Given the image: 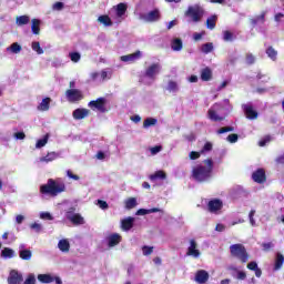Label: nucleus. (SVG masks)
<instances>
[{
	"label": "nucleus",
	"instance_id": "a19ab883",
	"mask_svg": "<svg viewBox=\"0 0 284 284\" xmlns=\"http://www.w3.org/2000/svg\"><path fill=\"white\" fill-rule=\"evenodd\" d=\"M70 221L71 223H73V225H83L85 223V220L79 213H75V216L72 217Z\"/></svg>",
	"mask_w": 284,
	"mask_h": 284
},
{
	"label": "nucleus",
	"instance_id": "f8f14e48",
	"mask_svg": "<svg viewBox=\"0 0 284 284\" xmlns=\"http://www.w3.org/2000/svg\"><path fill=\"white\" fill-rule=\"evenodd\" d=\"M186 256H192V258H200L201 251L199 250V244L195 240H190V245L186 251Z\"/></svg>",
	"mask_w": 284,
	"mask_h": 284
},
{
	"label": "nucleus",
	"instance_id": "8fccbe9b",
	"mask_svg": "<svg viewBox=\"0 0 284 284\" xmlns=\"http://www.w3.org/2000/svg\"><path fill=\"white\" fill-rule=\"evenodd\" d=\"M75 211H77V209L69 207L68 211L65 212V219H68V221L73 219L75 216V214H77V213H74Z\"/></svg>",
	"mask_w": 284,
	"mask_h": 284
},
{
	"label": "nucleus",
	"instance_id": "1a4fd4ad",
	"mask_svg": "<svg viewBox=\"0 0 284 284\" xmlns=\"http://www.w3.org/2000/svg\"><path fill=\"white\" fill-rule=\"evenodd\" d=\"M242 110L250 121H255V119H258V112L254 110V105H252V102H248L246 104H242Z\"/></svg>",
	"mask_w": 284,
	"mask_h": 284
},
{
	"label": "nucleus",
	"instance_id": "4be33fe9",
	"mask_svg": "<svg viewBox=\"0 0 284 284\" xmlns=\"http://www.w3.org/2000/svg\"><path fill=\"white\" fill-rule=\"evenodd\" d=\"M283 263H284V255L277 252L275 255V264L273 267L274 272H278V270L283 267Z\"/></svg>",
	"mask_w": 284,
	"mask_h": 284
},
{
	"label": "nucleus",
	"instance_id": "603ef678",
	"mask_svg": "<svg viewBox=\"0 0 284 284\" xmlns=\"http://www.w3.org/2000/svg\"><path fill=\"white\" fill-rule=\"evenodd\" d=\"M212 142H206L200 152L201 154H206V152H212Z\"/></svg>",
	"mask_w": 284,
	"mask_h": 284
},
{
	"label": "nucleus",
	"instance_id": "f3484780",
	"mask_svg": "<svg viewBox=\"0 0 284 284\" xmlns=\"http://www.w3.org/2000/svg\"><path fill=\"white\" fill-rule=\"evenodd\" d=\"M90 115V110L88 109H75L72 113V116L75 121H81Z\"/></svg>",
	"mask_w": 284,
	"mask_h": 284
},
{
	"label": "nucleus",
	"instance_id": "4468645a",
	"mask_svg": "<svg viewBox=\"0 0 284 284\" xmlns=\"http://www.w3.org/2000/svg\"><path fill=\"white\" fill-rule=\"evenodd\" d=\"M207 207L211 214H219V212L223 210V201L219 199L211 200L207 204Z\"/></svg>",
	"mask_w": 284,
	"mask_h": 284
},
{
	"label": "nucleus",
	"instance_id": "c03bdc74",
	"mask_svg": "<svg viewBox=\"0 0 284 284\" xmlns=\"http://www.w3.org/2000/svg\"><path fill=\"white\" fill-rule=\"evenodd\" d=\"M109 79H112V72L111 71H101L100 72V82L108 81Z\"/></svg>",
	"mask_w": 284,
	"mask_h": 284
},
{
	"label": "nucleus",
	"instance_id": "473e14b6",
	"mask_svg": "<svg viewBox=\"0 0 284 284\" xmlns=\"http://www.w3.org/2000/svg\"><path fill=\"white\" fill-rule=\"evenodd\" d=\"M49 139H50V134H45L42 139L38 140L36 143L37 150H41V148H45V145H48Z\"/></svg>",
	"mask_w": 284,
	"mask_h": 284
},
{
	"label": "nucleus",
	"instance_id": "a878e982",
	"mask_svg": "<svg viewBox=\"0 0 284 284\" xmlns=\"http://www.w3.org/2000/svg\"><path fill=\"white\" fill-rule=\"evenodd\" d=\"M58 248L60 250V252L68 254V252H70V241H68L67 239L60 240L58 243Z\"/></svg>",
	"mask_w": 284,
	"mask_h": 284
},
{
	"label": "nucleus",
	"instance_id": "6ab92c4d",
	"mask_svg": "<svg viewBox=\"0 0 284 284\" xmlns=\"http://www.w3.org/2000/svg\"><path fill=\"white\" fill-rule=\"evenodd\" d=\"M141 57V51H136L135 53H131L128 55H122L120 59L124 63H134V61H138V59Z\"/></svg>",
	"mask_w": 284,
	"mask_h": 284
},
{
	"label": "nucleus",
	"instance_id": "cd10ccee",
	"mask_svg": "<svg viewBox=\"0 0 284 284\" xmlns=\"http://www.w3.org/2000/svg\"><path fill=\"white\" fill-rule=\"evenodd\" d=\"M38 281L40 283H54V276L52 274H39Z\"/></svg>",
	"mask_w": 284,
	"mask_h": 284
},
{
	"label": "nucleus",
	"instance_id": "58836bf2",
	"mask_svg": "<svg viewBox=\"0 0 284 284\" xmlns=\"http://www.w3.org/2000/svg\"><path fill=\"white\" fill-rule=\"evenodd\" d=\"M19 256L22 258V261H30L32 258V251L30 250H20Z\"/></svg>",
	"mask_w": 284,
	"mask_h": 284
},
{
	"label": "nucleus",
	"instance_id": "bb28decb",
	"mask_svg": "<svg viewBox=\"0 0 284 284\" xmlns=\"http://www.w3.org/2000/svg\"><path fill=\"white\" fill-rule=\"evenodd\" d=\"M6 50L10 54H19L21 53L22 47L18 42H14L11 45H9Z\"/></svg>",
	"mask_w": 284,
	"mask_h": 284
},
{
	"label": "nucleus",
	"instance_id": "39448f33",
	"mask_svg": "<svg viewBox=\"0 0 284 284\" xmlns=\"http://www.w3.org/2000/svg\"><path fill=\"white\" fill-rule=\"evenodd\" d=\"M231 255L234 258H239L241 263H247L250 261V254H247V250L243 244H233L230 246Z\"/></svg>",
	"mask_w": 284,
	"mask_h": 284
},
{
	"label": "nucleus",
	"instance_id": "37998d69",
	"mask_svg": "<svg viewBox=\"0 0 284 284\" xmlns=\"http://www.w3.org/2000/svg\"><path fill=\"white\" fill-rule=\"evenodd\" d=\"M166 90L172 93L179 92V83L175 81H169Z\"/></svg>",
	"mask_w": 284,
	"mask_h": 284
},
{
	"label": "nucleus",
	"instance_id": "774afa93",
	"mask_svg": "<svg viewBox=\"0 0 284 284\" xmlns=\"http://www.w3.org/2000/svg\"><path fill=\"white\" fill-rule=\"evenodd\" d=\"M53 10H58V11L63 10V2H55L53 4Z\"/></svg>",
	"mask_w": 284,
	"mask_h": 284
},
{
	"label": "nucleus",
	"instance_id": "72a5a7b5",
	"mask_svg": "<svg viewBox=\"0 0 284 284\" xmlns=\"http://www.w3.org/2000/svg\"><path fill=\"white\" fill-rule=\"evenodd\" d=\"M266 54H267L268 59H271L272 61H276V59L278 57V51L276 49H274L273 47H268L266 49Z\"/></svg>",
	"mask_w": 284,
	"mask_h": 284
},
{
	"label": "nucleus",
	"instance_id": "3c124183",
	"mask_svg": "<svg viewBox=\"0 0 284 284\" xmlns=\"http://www.w3.org/2000/svg\"><path fill=\"white\" fill-rule=\"evenodd\" d=\"M246 63L247 65H254L256 63V57L252 53H246Z\"/></svg>",
	"mask_w": 284,
	"mask_h": 284
},
{
	"label": "nucleus",
	"instance_id": "680f3d73",
	"mask_svg": "<svg viewBox=\"0 0 284 284\" xmlns=\"http://www.w3.org/2000/svg\"><path fill=\"white\" fill-rule=\"evenodd\" d=\"M31 230H34V232H37L39 234V232H41V230H43V226L40 223H33L30 225Z\"/></svg>",
	"mask_w": 284,
	"mask_h": 284
},
{
	"label": "nucleus",
	"instance_id": "6e6552de",
	"mask_svg": "<svg viewBox=\"0 0 284 284\" xmlns=\"http://www.w3.org/2000/svg\"><path fill=\"white\" fill-rule=\"evenodd\" d=\"M161 73V65L159 63H153L149 65L145 70L144 77L151 81L156 80V75Z\"/></svg>",
	"mask_w": 284,
	"mask_h": 284
},
{
	"label": "nucleus",
	"instance_id": "aec40b11",
	"mask_svg": "<svg viewBox=\"0 0 284 284\" xmlns=\"http://www.w3.org/2000/svg\"><path fill=\"white\" fill-rule=\"evenodd\" d=\"M252 179L255 183H265V171L263 169H258L253 173Z\"/></svg>",
	"mask_w": 284,
	"mask_h": 284
},
{
	"label": "nucleus",
	"instance_id": "e2e57ef3",
	"mask_svg": "<svg viewBox=\"0 0 284 284\" xmlns=\"http://www.w3.org/2000/svg\"><path fill=\"white\" fill-rule=\"evenodd\" d=\"M98 205L100 210H108L110 206L108 205V202L103 200H98Z\"/></svg>",
	"mask_w": 284,
	"mask_h": 284
},
{
	"label": "nucleus",
	"instance_id": "9d476101",
	"mask_svg": "<svg viewBox=\"0 0 284 284\" xmlns=\"http://www.w3.org/2000/svg\"><path fill=\"white\" fill-rule=\"evenodd\" d=\"M65 97L70 103H77L83 99V93L79 89H69L65 91Z\"/></svg>",
	"mask_w": 284,
	"mask_h": 284
},
{
	"label": "nucleus",
	"instance_id": "de8ad7c7",
	"mask_svg": "<svg viewBox=\"0 0 284 284\" xmlns=\"http://www.w3.org/2000/svg\"><path fill=\"white\" fill-rule=\"evenodd\" d=\"M69 57L73 63H79L81 61V53L79 52H71Z\"/></svg>",
	"mask_w": 284,
	"mask_h": 284
},
{
	"label": "nucleus",
	"instance_id": "2eb2a0df",
	"mask_svg": "<svg viewBox=\"0 0 284 284\" xmlns=\"http://www.w3.org/2000/svg\"><path fill=\"white\" fill-rule=\"evenodd\" d=\"M210 281V273L205 270H200L195 273V282L199 284H206Z\"/></svg>",
	"mask_w": 284,
	"mask_h": 284
},
{
	"label": "nucleus",
	"instance_id": "4c0bfd02",
	"mask_svg": "<svg viewBox=\"0 0 284 284\" xmlns=\"http://www.w3.org/2000/svg\"><path fill=\"white\" fill-rule=\"evenodd\" d=\"M30 23V18L28 16H19L16 18L17 26H28Z\"/></svg>",
	"mask_w": 284,
	"mask_h": 284
},
{
	"label": "nucleus",
	"instance_id": "338daca9",
	"mask_svg": "<svg viewBox=\"0 0 284 284\" xmlns=\"http://www.w3.org/2000/svg\"><path fill=\"white\" fill-rule=\"evenodd\" d=\"M258 267V264L256 262H251L247 264V270H251L254 272Z\"/></svg>",
	"mask_w": 284,
	"mask_h": 284
},
{
	"label": "nucleus",
	"instance_id": "20e7f679",
	"mask_svg": "<svg viewBox=\"0 0 284 284\" xmlns=\"http://www.w3.org/2000/svg\"><path fill=\"white\" fill-rule=\"evenodd\" d=\"M184 14L185 17H187L189 23H201V19H203V14H205V11L202 9L201 6L194 4L190 6Z\"/></svg>",
	"mask_w": 284,
	"mask_h": 284
},
{
	"label": "nucleus",
	"instance_id": "7c9ffc66",
	"mask_svg": "<svg viewBox=\"0 0 284 284\" xmlns=\"http://www.w3.org/2000/svg\"><path fill=\"white\" fill-rule=\"evenodd\" d=\"M168 179V175L163 171H156L154 174L150 175L151 181H165Z\"/></svg>",
	"mask_w": 284,
	"mask_h": 284
},
{
	"label": "nucleus",
	"instance_id": "6e6d98bb",
	"mask_svg": "<svg viewBox=\"0 0 284 284\" xmlns=\"http://www.w3.org/2000/svg\"><path fill=\"white\" fill-rule=\"evenodd\" d=\"M40 219H42L44 221H53L54 220V217L52 216V214H50V212L40 213Z\"/></svg>",
	"mask_w": 284,
	"mask_h": 284
},
{
	"label": "nucleus",
	"instance_id": "49530a36",
	"mask_svg": "<svg viewBox=\"0 0 284 284\" xmlns=\"http://www.w3.org/2000/svg\"><path fill=\"white\" fill-rule=\"evenodd\" d=\"M23 284H37V276H36L33 273H30V274L26 277Z\"/></svg>",
	"mask_w": 284,
	"mask_h": 284
},
{
	"label": "nucleus",
	"instance_id": "c756f323",
	"mask_svg": "<svg viewBox=\"0 0 284 284\" xmlns=\"http://www.w3.org/2000/svg\"><path fill=\"white\" fill-rule=\"evenodd\" d=\"M265 14L266 12L263 11L260 16H256L251 19L252 26H258V23H265Z\"/></svg>",
	"mask_w": 284,
	"mask_h": 284
},
{
	"label": "nucleus",
	"instance_id": "052dcab7",
	"mask_svg": "<svg viewBox=\"0 0 284 284\" xmlns=\"http://www.w3.org/2000/svg\"><path fill=\"white\" fill-rule=\"evenodd\" d=\"M235 278H237V281H245V278H247V274L243 271H237Z\"/></svg>",
	"mask_w": 284,
	"mask_h": 284
},
{
	"label": "nucleus",
	"instance_id": "f257e3e1",
	"mask_svg": "<svg viewBox=\"0 0 284 284\" xmlns=\"http://www.w3.org/2000/svg\"><path fill=\"white\" fill-rule=\"evenodd\" d=\"M214 171V162L212 159H207L203 164H199L192 170V176L197 183H206L212 179V172Z\"/></svg>",
	"mask_w": 284,
	"mask_h": 284
},
{
	"label": "nucleus",
	"instance_id": "864d4df0",
	"mask_svg": "<svg viewBox=\"0 0 284 284\" xmlns=\"http://www.w3.org/2000/svg\"><path fill=\"white\" fill-rule=\"evenodd\" d=\"M223 40L224 41H234V33L230 31H223Z\"/></svg>",
	"mask_w": 284,
	"mask_h": 284
},
{
	"label": "nucleus",
	"instance_id": "c85d7f7f",
	"mask_svg": "<svg viewBox=\"0 0 284 284\" xmlns=\"http://www.w3.org/2000/svg\"><path fill=\"white\" fill-rule=\"evenodd\" d=\"M98 22L101 23L102 26H104L105 28H110L112 26V19L109 18V16H106V14L100 16L98 18Z\"/></svg>",
	"mask_w": 284,
	"mask_h": 284
},
{
	"label": "nucleus",
	"instance_id": "09e8293b",
	"mask_svg": "<svg viewBox=\"0 0 284 284\" xmlns=\"http://www.w3.org/2000/svg\"><path fill=\"white\" fill-rule=\"evenodd\" d=\"M255 214H256V210H251L248 213V221L252 227H256V220L254 219Z\"/></svg>",
	"mask_w": 284,
	"mask_h": 284
},
{
	"label": "nucleus",
	"instance_id": "2f4dec72",
	"mask_svg": "<svg viewBox=\"0 0 284 284\" xmlns=\"http://www.w3.org/2000/svg\"><path fill=\"white\" fill-rule=\"evenodd\" d=\"M158 123H159L158 119H155V118H146L143 121V128H144V130H148V128H152V126L156 125Z\"/></svg>",
	"mask_w": 284,
	"mask_h": 284
},
{
	"label": "nucleus",
	"instance_id": "69168bd1",
	"mask_svg": "<svg viewBox=\"0 0 284 284\" xmlns=\"http://www.w3.org/2000/svg\"><path fill=\"white\" fill-rule=\"evenodd\" d=\"M270 141H272V139L270 136L264 138L263 140H261L258 142L260 148H265V145H267V143H270Z\"/></svg>",
	"mask_w": 284,
	"mask_h": 284
},
{
	"label": "nucleus",
	"instance_id": "13d9d810",
	"mask_svg": "<svg viewBox=\"0 0 284 284\" xmlns=\"http://www.w3.org/2000/svg\"><path fill=\"white\" fill-rule=\"evenodd\" d=\"M226 141H229V143H236V141H239V134L236 133H232L226 138Z\"/></svg>",
	"mask_w": 284,
	"mask_h": 284
},
{
	"label": "nucleus",
	"instance_id": "9b49d317",
	"mask_svg": "<svg viewBox=\"0 0 284 284\" xmlns=\"http://www.w3.org/2000/svg\"><path fill=\"white\" fill-rule=\"evenodd\" d=\"M112 10L115 12L114 19L116 20V23H121V21H123V16L128 12V4L121 2L118 6H114Z\"/></svg>",
	"mask_w": 284,
	"mask_h": 284
},
{
	"label": "nucleus",
	"instance_id": "f03ea898",
	"mask_svg": "<svg viewBox=\"0 0 284 284\" xmlns=\"http://www.w3.org/2000/svg\"><path fill=\"white\" fill-rule=\"evenodd\" d=\"M223 110H232V108H230L229 99H225L223 103L213 104L207 111V118L210 119V121H214L215 123L225 121L227 113H221L223 112Z\"/></svg>",
	"mask_w": 284,
	"mask_h": 284
},
{
	"label": "nucleus",
	"instance_id": "5701e85b",
	"mask_svg": "<svg viewBox=\"0 0 284 284\" xmlns=\"http://www.w3.org/2000/svg\"><path fill=\"white\" fill-rule=\"evenodd\" d=\"M171 48L174 52H181L183 50V40L175 38L171 41Z\"/></svg>",
	"mask_w": 284,
	"mask_h": 284
},
{
	"label": "nucleus",
	"instance_id": "bf43d9fd",
	"mask_svg": "<svg viewBox=\"0 0 284 284\" xmlns=\"http://www.w3.org/2000/svg\"><path fill=\"white\" fill-rule=\"evenodd\" d=\"M225 132H234L233 126H224L217 130V134H225Z\"/></svg>",
	"mask_w": 284,
	"mask_h": 284
},
{
	"label": "nucleus",
	"instance_id": "b1692460",
	"mask_svg": "<svg viewBox=\"0 0 284 284\" xmlns=\"http://www.w3.org/2000/svg\"><path fill=\"white\" fill-rule=\"evenodd\" d=\"M59 159V153L49 152L45 156L40 158L41 163H50L52 161H57Z\"/></svg>",
	"mask_w": 284,
	"mask_h": 284
},
{
	"label": "nucleus",
	"instance_id": "4d7b16f0",
	"mask_svg": "<svg viewBox=\"0 0 284 284\" xmlns=\"http://www.w3.org/2000/svg\"><path fill=\"white\" fill-rule=\"evenodd\" d=\"M152 252H154V247H152V246H143L142 247V253L144 256H150V254H152Z\"/></svg>",
	"mask_w": 284,
	"mask_h": 284
},
{
	"label": "nucleus",
	"instance_id": "a18cd8bd",
	"mask_svg": "<svg viewBox=\"0 0 284 284\" xmlns=\"http://www.w3.org/2000/svg\"><path fill=\"white\" fill-rule=\"evenodd\" d=\"M31 48L37 54H43V48H41V43L34 41L31 43Z\"/></svg>",
	"mask_w": 284,
	"mask_h": 284
},
{
	"label": "nucleus",
	"instance_id": "423d86ee",
	"mask_svg": "<svg viewBox=\"0 0 284 284\" xmlns=\"http://www.w3.org/2000/svg\"><path fill=\"white\" fill-rule=\"evenodd\" d=\"M161 19V12L159 9H154L148 13H141L140 20L144 21L145 23H155V21H159Z\"/></svg>",
	"mask_w": 284,
	"mask_h": 284
},
{
	"label": "nucleus",
	"instance_id": "0eeeda50",
	"mask_svg": "<svg viewBox=\"0 0 284 284\" xmlns=\"http://www.w3.org/2000/svg\"><path fill=\"white\" fill-rule=\"evenodd\" d=\"M108 100L105 98H98L97 100H92L89 102V106L91 110H98V112L105 113L108 112V108H105Z\"/></svg>",
	"mask_w": 284,
	"mask_h": 284
},
{
	"label": "nucleus",
	"instance_id": "c9c22d12",
	"mask_svg": "<svg viewBox=\"0 0 284 284\" xmlns=\"http://www.w3.org/2000/svg\"><path fill=\"white\" fill-rule=\"evenodd\" d=\"M216 16H211L206 19V28L209 30H214L216 28Z\"/></svg>",
	"mask_w": 284,
	"mask_h": 284
},
{
	"label": "nucleus",
	"instance_id": "79ce46f5",
	"mask_svg": "<svg viewBox=\"0 0 284 284\" xmlns=\"http://www.w3.org/2000/svg\"><path fill=\"white\" fill-rule=\"evenodd\" d=\"M214 50V44L211 42L204 43L201 47V52H203V54H210V52H212Z\"/></svg>",
	"mask_w": 284,
	"mask_h": 284
},
{
	"label": "nucleus",
	"instance_id": "ddd939ff",
	"mask_svg": "<svg viewBox=\"0 0 284 284\" xmlns=\"http://www.w3.org/2000/svg\"><path fill=\"white\" fill-rule=\"evenodd\" d=\"M8 284H21L23 283V274L17 270H11L7 278Z\"/></svg>",
	"mask_w": 284,
	"mask_h": 284
},
{
	"label": "nucleus",
	"instance_id": "5fc2aeb1",
	"mask_svg": "<svg viewBox=\"0 0 284 284\" xmlns=\"http://www.w3.org/2000/svg\"><path fill=\"white\" fill-rule=\"evenodd\" d=\"M201 154H203V153H201V151L200 152L192 151L189 153V159L191 161H196V159H201Z\"/></svg>",
	"mask_w": 284,
	"mask_h": 284
},
{
	"label": "nucleus",
	"instance_id": "ea45409f",
	"mask_svg": "<svg viewBox=\"0 0 284 284\" xmlns=\"http://www.w3.org/2000/svg\"><path fill=\"white\" fill-rule=\"evenodd\" d=\"M2 258H14V250L6 247L1 251Z\"/></svg>",
	"mask_w": 284,
	"mask_h": 284
},
{
	"label": "nucleus",
	"instance_id": "7ed1b4c3",
	"mask_svg": "<svg viewBox=\"0 0 284 284\" xmlns=\"http://www.w3.org/2000/svg\"><path fill=\"white\" fill-rule=\"evenodd\" d=\"M40 192L42 194H50V196H58L61 192H65V184L50 179L47 184L40 187Z\"/></svg>",
	"mask_w": 284,
	"mask_h": 284
},
{
	"label": "nucleus",
	"instance_id": "f704fd0d",
	"mask_svg": "<svg viewBox=\"0 0 284 284\" xmlns=\"http://www.w3.org/2000/svg\"><path fill=\"white\" fill-rule=\"evenodd\" d=\"M124 205L126 210H134L139 203L136 202L135 197H130L124 201Z\"/></svg>",
	"mask_w": 284,
	"mask_h": 284
},
{
	"label": "nucleus",
	"instance_id": "e433bc0d",
	"mask_svg": "<svg viewBox=\"0 0 284 284\" xmlns=\"http://www.w3.org/2000/svg\"><path fill=\"white\" fill-rule=\"evenodd\" d=\"M31 30L33 34H39V32H41V29L39 28V26H41V20L39 19H33L31 21Z\"/></svg>",
	"mask_w": 284,
	"mask_h": 284
},
{
	"label": "nucleus",
	"instance_id": "412c9836",
	"mask_svg": "<svg viewBox=\"0 0 284 284\" xmlns=\"http://www.w3.org/2000/svg\"><path fill=\"white\" fill-rule=\"evenodd\" d=\"M50 103H52V99L44 98L37 106V110H39V112H48V110H50Z\"/></svg>",
	"mask_w": 284,
	"mask_h": 284
},
{
	"label": "nucleus",
	"instance_id": "dca6fc26",
	"mask_svg": "<svg viewBox=\"0 0 284 284\" xmlns=\"http://www.w3.org/2000/svg\"><path fill=\"white\" fill-rule=\"evenodd\" d=\"M134 221H136V219L132 216L121 220V230H123V232H130V230L134 227Z\"/></svg>",
	"mask_w": 284,
	"mask_h": 284
},
{
	"label": "nucleus",
	"instance_id": "0e129e2a",
	"mask_svg": "<svg viewBox=\"0 0 284 284\" xmlns=\"http://www.w3.org/2000/svg\"><path fill=\"white\" fill-rule=\"evenodd\" d=\"M262 247H263L264 252H270L272 250V247H274V244L272 242L263 243Z\"/></svg>",
	"mask_w": 284,
	"mask_h": 284
},
{
	"label": "nucleus",
	"instance_id": "393cba45",
	"mask_svg": "<svg viewBox=\"0 0 284 284\" xmlns=\"http://www.w3.org/2000/svg\"><path fill=\"white\" fill-rule=\"evenodd\" d=\"M200 77L202 81H212V69L210 67L202 69Z\"/></svg>",
	"mask_w": 284,
	"mask_h": 284
},
{
	"label": "nucleus",
	"instance_id": "a211bd4d",
	"mask_svg": "<svg viewBox=\"0 0 284 284\" xmlns=\"http://www.w3.org/2000/svg\"><path fill=\"white\" fill-rule=\"evenodd\" d=\"M121 235L119 233H113L106 237L109 247H116L121 243Z\"/></svg>",
	"mask_w": 284,
	"mask_h": 284
}]
</instances>
